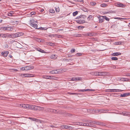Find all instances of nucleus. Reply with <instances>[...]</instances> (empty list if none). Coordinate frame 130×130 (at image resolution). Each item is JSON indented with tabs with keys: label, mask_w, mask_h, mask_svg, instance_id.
Masks as SVG:
<instances>
[{
	"label": "nucleus",
	"mask_w": 130,
	"mask_h": 130,
	"mask_svg": "<svg viewBox=\"0 0 130 130\" xmlns=\"http://www.w3.org/2000/svg\"><path fill=\"white\" fill-rule=\"evenodd\" d=\"M20 106L21 107L27 109H31L35 110H43L44 108L40 106L27 104H20Z\"/></svg>",
	"instance_id": "nucleus-1"
},
{
	"label": "nucleus",
	"mask_w": 130,
	"mask_h": 130,
	"mask_svg": "<svg viewBox=\"0 0 130 130\" xmlns=\"http://www.w3.org/2000/svg\"><path fill=\"white\" fill-rule=\"evenodd\" d=\"M36 21L34 20H31L30 21V25L36 29L38 27V25L36 24Z\"/></svg>",
	"instance_id": "nucleus-2"
},
{
	"label": "nucleus",
	"mask_w": 130,
	"mask_h": 130,
	"mask_svg": "<svg viewBox=\"0 0 130 130\" xmlns=\"http://www.w3.org/2000/svg\"><path fill=\"white\" fill-rule=\"evenodd\" d=\"M115 4L116 6L120 7L125 8L126 6L125 4L120 2L116 3Z\"/></svg>",
	"instance_id": "nucleus-3"
},
{
	"label": "nucleus",
	"mask_w": 130,
	"mask_h": 130,
	"mask_svg": "<svg viewBox=\"0 0 130 130\" xmlns=\"http://www.w3.org/2000/svg\"><path fill=\"white\" fill-rule=\"evenodd\" d=\"M22 75H23V77H32L34 76L33 74H25Z\"/></svg>",
	"instance_id": "nucleus-4"
},
{
	"label": "nucleus",
	"mask_w": 130,
	"mask_h": 130,
	"mask_svg": "<svg viewBox=\"0 0 130 130\" xmlns=\"http://www.w3.org/2000/svg\"><path fill=\"white\" fill-rule=\"evenodd\" d=\"M15 35L14 34H6V38H15Z\"/></svg>",
	"instance_id": "nucleus-5"
},
{
	"label": "nucleus",
	"mask_w": 130,
	"mask_h": 130,
	"mask_svg": "<svg viewBox=\"0 0 130 130\" xmlns=\"http://www.w3.org/2000/svg\"><path fill=\"white\" fill-rule=\"evenodd\" d=\"M15 38L21 36H23L24 34L22 32H18L14 34Z\"/></svg>",
	"instance_id": "nucleus-6"
},
{
	"label": "nucleus",
	"mask_w": 130,
	"mask_h": 130,
	"mask_svg": "<svg viewBox=\"0 0 130 130\" xmlns=\"http://www.w3.org/2000/svg\"><path fill=\"white\" fill-rule=\"evenodd\" d=\"M94 90L93 89H87L83 90H78V91L81 92H84L85 91H94Z\"/></svg>",
	"instance_id": "nucleus-7"
},
{
	"label": "nucleus",
	"mask_w": 130,
	"mask_h": 130,
	"mask_svg": "<svg viewBox=\"0 0 130 130\" xmlns=\"http://www.w3.org/2000/svg\"><path fill=\"white\" fill-rule=\"evenodd\" d=\"M34 68V67L32 66L25 67V70L26 71H28L30 70H31Z\"/></svg>",
	"instance_id": "nucleus-8"
},
{
	"label": "nucleus",
	"mask_w": 130,
	"mask_h": 130,
	"mask_svg": "<svg viewBox=\"0 0 130 130\" xmlns=\"http://www.w3.org/2000/svg\"><path fill=\"white\" fill-rule=\"evenodd\" d=\"M98 18L99 20V23H102L104 21L103 16H100L99 17H98Z\"/></svg>",
	"instance_id": "nucleus-9"
},
{
	"label": "nucleus",
	"mask_w": 130,
	"mask_h": 130,
	"mask_svg": "<svg viewBox=\"0 0 130 130\" xmlns=\"http://www.w3.org/2000/svg\"><path fill=\"white\" fill-rule=\"evenodd\" d=\"M9 52L8 51H5L4 52H2L1 54L2 56L5 57H6L8 55V54L9 53Z\"/></svg>",
	"instance_id": "nucleus-10"
},
{
	"label": "nucleus",
	"mask_w": 130,
	"mask_h": 130,
	"mask_svg": "<svg viewBox=\"0 0 130 130\" xmlns=\"http://www.w3.org/2000/svg\"><path fill=\"white\" fill-rule=\"evenodd\" d=\"M76 22L78 23L81 24L84 23L85 22V21L84 20H82L81 19L78 20L76 21Z\"/></svg>",
	"instance_id": "nucleus-11"
},
{
	"label": "nucleus",
	"mask_w": 130,
	"mask_h": 130,
	"mask_svg": "<svg viewBox=\"0 0 130 130\" xmlns=\"http://www.w3.org/2000/svg\"><path fill=\"white\" fill-rule=\"evenodd\" d=\"M110 92H120L122 90H118L116 89H111L110 90Z\"/></svg>",
	"instance_id": "nucleus-12"
},
{
	"label": "nucleus",
	"mask_w": 130,
	"mask_h": 130,
	"mask_svg": "<svg viewBox=\"0 0 130 130\" xmlns=\"http://www.w3.org/2000/svg\"><path fill=\"white\" fill-rule=\"evenodd\" d=\"M63 127L65 129H73V127L67 125H64L63 126Z\"/></svg>",
	"instance_id": "nucleus-13"
},
{
	"label": "nucleus",
	"mask_w": 130,
	"mask_h": 130,
	"mask_svg": "<svg viewBox=\"0 0 130 130\" xmlns=\"http://www.w3.org/2000/svg\"><path fill=\"white\" fill-rule=\"evenodd\" d=\"M129 94L130 93H125L123 94H121V96L122 97H126L128 96Z\"/></svg>",
	"instance_id": "nucleus-14"
},
{
	"label": "nucleus",
	"mask_w": 130,
	"mask_h": 130,
	"mask_svg": "<svg viewBox=\"0 0 130 130\" xmlns=\"http://www.w3.org/2000/svg\"><path fill=\"white\" fill-rule=\"evenodd\" d=\"M121 54V53L120 52H116L114 53H113L112 55L113 56H116L118 55H120Z\"/></svg>",
	"instance_id": "nucleus-15"
},
{
	"label": "nucleus",
	"mask_w": 130,
	"mask_h": 130,
	"mask_svg": "<svg viewBox=\"0 0 130 130\" xmlns=\"http://www.w3.org/2000/svg\"><path fill=\"white\" fill-rule=\"evenodd\" d=\"M46 111L48 112H53V109L47 108L46 109Z\"/></svg>",
	"instance_id": "nucleus-16"
},
{
	"label": "nucleus",
	"mask_w": 130,
	"mask_h": 130,
	"mask_svg": "<svg viewBox=\"0 0 130 130\" xmlns=\"http://www.w3.org/2000/svg\"><path fill=\"white\" fill-rule=\"evenodd\" d=\"M50 73L52 74H56L58 73V71L57 70H52L50 71Z\"/></svg>",
	"instance_id": "nucleus-17"
},
{
	"label": "nucleus",
	"mask_w": 130,
	"mask_h": 130,
	"mask_svg": "<svg viewBox=\"0 0 130 130\" xmlns=\"http://www.w3.org/2000/svg\"><path fill=\"white\" fill-rule=\"evenodd\" d=\"M122 114L124 116H127L128 115H129V112H122Z\"/></svg>",
	"instance_id": "nucleus-18"
},
{
	"label": "nucleus",
	"mask_w": 130,
	"mask_h": 130,
	"mask_svg": "<svg viewBox=\"0 0 130 130\" xmlns=\"http://www.w3.org/2000/svg\"><path fill=\"white\" fill-rule=\"evenodd\" d=\"M94 35V34L93 33L91 32L87 33L86 34H85V35L86 36H93Z\"/></svg>",
	"instance_id": "nucleus-19"
},
{
	"label": "nucleus",
	"mask_w": 130,
	"mask_h": 130,
	"mask_svg": "<svg viewBox=\"0 0 130 130\" xmlns=\"http://www.w3.org/2000/svg\"><path fill=\"white\" fill-rule=\"evenodd\" d=\"M0 37L6 38V34H0Z\"/></svg>",
	"instance_id": "nucleus-20"
},
{
	"label": "nucleus",
	"mask_w": 130,
	"mask_h": 130,
	"mask_svg": "<svg viewBox=\"0 0 130 130\" xmlns=\"http://www.w3.org/2000/svg\"><path fill=\"white\" fill-rule=\"evenodd\" d=\"M93 123L97 125H102V123L97 121H94Z\"/></svg>",
	"instance_id": "nucleus-21"
},
{
	"label": "nucleus",
	"mask_w": 130,
	"mask_h": 130,
	"mask_svg": "<svg viewBox=\"0 0 130 130\" xmlns=\"http://www.w3.org/2000/svg\"><path fill=\"white\" fill-rule=\"evenodd\" d=\"M57 55L55 54H53L51 55L50 56V58L51 59H53L57 57Z\"/></svg>",
	"instance_id": "nucleus-22"
},
{
	"label": "nucleus",
	"mask_w": 130,
	"mask_h": 130,
	"mask_svg": "<svg viewBox=\"0 0 130 130\" xmlns=\"http://www.w3.org/2000/svg\"><path fill=\"white\" fill-rule=\"evenodd\" d=\"M37 50L38 51H39L41 52V53H46V52L45 51H44L42 49H40V48H37Z\"/></svg>",
	"instance_id": "nucleus-23"
},
{
	"label": "nucleus",
	"mask_w": 130,
	"mask_h": 130,
	"mask_svg": "<svg viewBox=\"0 0 130 130\" xmlns=\"http://www.w3.org/2000/svg\"><path fill=\"white\" fill-rule=\"evenodd\" d=\"M47 45H50L51 46H53L54 44L52 42H47Z\"/></svg>",
	"instance_id": "nucleus-24"
},
{
	"label": "nucleus",
	"mask_w": 130,
	"mask_h": 130,
	"mask_svg": "<svg viewBox=\"0 0 130 130\" xmlns=\"http://www.w3.org/2000/svg\"><path fill=\"white\" fill-rule=\"evenodd\" d=\"M51 76H44L43 78L47 79H50Z\"/></svg>",
	"instance_id": "nucleus-25"
},
{
	"label": "nucleus",
	"mask_w": 130,
	"mask_h": 130,
	"mask_svg": "<svg viewBox=\"0 0 130 130\" xmlns=\"http://www.w3.org/2000/svg\"><path fill=\"white\" fill-rule=\"evenodd\" d=\"M14 12L13 11H10V13H8V15L9 16H11L12 15V14Z\"/></svg>",
	"instance_id": "nucleus-26"
},
{
	"label": "nucleus",
	"mask_w": 130,
	"mask_h": 130,
	"mask_svg": "<svg viewBox=\"0 0 130 130\" xmlns=\"http://www.w3.org/2000/svg\"><path fill=\"white\" fill-rule=\"evenodd\" d=\"M75 124L77 125L82 126V124L83 123L81 122H77L75 123Z\"/></svg>",
	"instance_id": "nucleus-27"
},
{
	"label": "nucleus",
	"mask_w": 130,
	"mask_h": 130,
	"mask_svg": "<svg viewBox=\"0 0 130 130\" xmlns=\"http://www.w3.org/2000/svg\"><path fill=\"white\" fill-rule=\"evenodd\" d=\"M111 59L113 60H118V58L116 57H112Z\"/></svg>",
	"instance_id": "nucleus-28"
},
{
	"label": "nucleus",
	"mask_w": 130,
	"mask_h": 130,
	"mask_svg": "<svg viewBox=\"0 0 130 130\" xmlns=\"http://www.w3.org/2000/svg\"><path fill=\"white\" fill-rule=\"evenodd\" d=\"M103 17L104 18V19H105L107 21H109V19L106 16H103Z\"/></svg>",
	"instance_id": "nucleus-29"
},
{
	"label": "nucleus",
	"mask_w": 130,
	"mask_h": 130,
	"mask_svg": "<svg viewBox=\"0 0 130 130\" xmlns=\"http://www.w3.org/2000/svg\"><path fill=\"white\" fill-rule=\"evenodd\" d=\"M78 12L77 11H76L75 12H74L73 13V16H75L77 14Z\"/></svg>",
	"instance_id": "nucleus-30"
},
{
	"label": "nucleus",
	"mask_w": 130,
	"mask_h": 130,
	"mask_svg": "<svg viewBox=\"0 0 130 130\" xmlns=\"http://www.w3.org/2000/svg\"><path fill=\"white\" fill-rule=\"evenodd\" d=\"M96 4V3L92 2L90 3V4L92 6H95Z\"/></svg>",
	"instance_id": "nucleus-31"
},
{
	"label": "nucleus",
	"mask_w": 130,
	"mask_h": 130,
	"mask_svg": "<svg viewBox=\"0 0 130 130\" xmlns=\"http://www.w3.org/2000/svg\"><path fill=\"white\" fill-rule=\"evenodd\" d=\"M107 6V4H102L100 5L102 7H105Z\"/></svg>",
	"instance_id": "nucleus-32"
},
{
	"label": "nucleus",
	"mask_w": 130,
	"mask_h": 130,
	"mask_svg": "<svg viewBox=\"0 0 130 130\" xmlns=\"http://www.w3.org/2000/svg\"><path fill=\"white\" fill-rule=\"evenodd\" d=\"M75 81H77L78 80H80L82 79V78L81 77H78L77 78H75Z\"/></svg>",
	"instance_id": "nucleus-33"
},
{
	"label": "nucleus",
	"mask_w": 130,
	"mask_h": 130,
	"mask_svg": "<svg viewBox=\"0 0 130 130\" xmlns=\"http://www.w3.org/2000/svg\"><path fill=\"white\" fill-rule=\"evenodd\" d=\"M59 8L58 7L55 8V11L56 12H58L59 11Z\"/></svg>",
	"instance_id": "nucleus-34"
},
{
	"label": "nucleus",
	"mask_w": 130,
	"mask_h": 130,
	"mask_svg": "<svg viewBox=\"0 0 130 130\" xmlns=\"http://www.w3.org/2000/svg\"><path fill=\"white\" fill-rule=\"evenodd\" d=\"M112 11L111 12V11H105L103 12L104 14H105L107 13V14H109L111 13L112 12Z\"/></svg>",
	"instance_id": "nucleus-35"
},
{
	"label": "nucleus",
	"mask_w": 130,
	"mask_h": 130,
	"mask_svg": "<svg viewBox=\"0 0 130 130\" xmlns=\"http://www.w3.org/2000/svg\"><path fill=\"white\" fill-rule=\"evenodd\" d=\"M7 30H12V28L10 27H7Z\"/></svg>",
	"instance_id": "nucleus-36"
},
{
	"label": "nucleus",
	"mask_w": 130,
	"mask_h": 130,
	"mask_svg": "<svg viewBox=\"0 0 130 130\" xmlns=\"http://www.w3.org/2000/svg\"><path fill=\"white\" fill-rule=\"evenodd\" d=\"M75 36L77 37H80L81 36V35L80 34H76L75 35Z\"/></svg>",
	"instance_id": "nucleus-37"
},
{
	"label": "nucleus",
	"mask_w": 130,
	"mask_h": 130,
	"mask_svg": "<svg viewBox=\"0 0 130 130\" xmlns=\"http://www.w3.org/2000/svg\"><path fill=\"white\" fill-rule=\"evenodd\" d=\"M122 43V42H121L119 41V42H115V44L116 45H120L121 44V43Z\"/></svg>",
	"instance_id": "nucleus-38"
},
{
	"label": "nucleus",
	"mask_w": 130,
	"mask_h": 130,
	"mask_svg": "<svg viewBox=\"0 0 130 130\" xmlns=\"http://www.w3.org/2000/svg\"><path fill=\"white\" fill-rule=\"evenodd\" d=\"M2 30L4 31L7 30V27H1Z\"/></svg>",
	"instance_id": "nucleus-39"
},
{
	"label": "nucleus",
	"mask_w": 130,
	"mask_h": 130,
	"mask_svg": "<svg viewBox=\"0 0 130 130\" xmlns=\"http://www.w3.org/2000/svg\"><path fill=\"white\" fill-rule=\"evenodd\" d=\"M92 18V16L91 15H90L87 18V19L88 21H89Z\"/></svg>",
	"instance_id": "nucleus-40"
},
{
	"label": "nucleus",
	"mask_w": 130,
	"mask_h": 130,
	"mask_svg": "<svg viewBox=\"0 0 130 130\" xmlns=\"http://www.w3.org/2000/svg\"><path fill=\"white\" fill-rule=\"evenodd\" d=\"M36 40L38 42H41L42 40L41 39L37 38Z\"/></svg>",
	"instance_id": "nucleus-41"
},
{
	"label": "nucleus",
	"mask_w": 130,
	"mask_h": 130,
	"mask_svg": "<svg viewBox=\"0 0 130 130\" xmlns=\"http://www.w3.org/2000/svg\"><path fill=\"white\" fill-rule=\"evenodd\" d=\"M98 76H101L103 74V73L102 72H98Z\"/></svg>",
	"instance_id": "nucleus-42"
},
{
	"label": "nucleus",
	"mask_w": 130,
	"mask_h": 130,
	"mask_svg": "<svg viewBox=\"0 0 130 130\" xmlns=\"http://www.w3.org/2000/svg\"><path fill=\"white\" fill-rule=\"evenodd\" d=\"M96 126L91 123H89V126L91 127H95Z\"/></svg>",
	"instance_id": "nucleus-43"
},
{
	"label": "nucleus",
	"mask_w": 130,
	"mask_h": 130,
	"mask_svg": "<svg viewBox=\"0 0 130 130\" xmlns=\"http://www.w3.org/2000/svg\"><path fill=\"white\" fill-rule=\"evenodd\" d=\"M98 72H94V73H93V74L94 75H95V76H98Z\"/></svg>",
	"instance_id": "nucleus-44"
},
{
	"label": "nucleus",
	"mask_w": 130,
	"mask_h": 130,
	"mask_svg": "<svg viewBox=\"0 0 130 130\" xmlns=\"http://www.w3.org/2000/svg\"><path fill=\"white\" fill-rule=\"evenodd\" d=\"M109 110H102L101 111V112H105L106 111H108Z\"/></svg>",
	"instance_id": "nucleus-45"
},
{
	"label": "nucleus",
	"mask_w": 130,
	"mask_h": 130,
	"mask_svg": "<svg viewBox=\"0 0 130 130\" xmlns=\"http://www.w3.org/2000/svg\"><path fill=\"white\" fill-rule=\"evenodd\" d=\"M50 12L51 13H53L55 12V11L54 10L51 9L50 10Z\"/></svg>",
	"instance_id": "nucleus-46"
},
{
	"label": "nucleus",
	"mask_w": 130,
	"mask_h": 130,
	"mask_svg": "<svg viewBox=\"0 0 130 130\" xmlns=\"http://www.w3.org/2000/svg\"><path fill=\"white\" fill-rule=\"evenodd\" d=\"M80 18H82L84 19L85 17H86L84 15H80Z\"/></svg>",
	"instance_id": "nucleus-47"
},
{
	"label": "nucleus",
	"mask_w": 130,
	"mask_h": 130,
	"mask_svg": "<svg viewBox=\"0 0 130 130\" xmlns=\"http://www.w3.org/2000/svg\"><path fill=\"white\" fill-rule=\"evenodd\" d=\"M84 28V26H79L78 27V29H81L82 28Z\"/></svg>",
	"instance_id": "nucleus-48"
},
{
	"label": "nucleus",
	"mask_w": 130,
	"mask_h": 130,
	"mask_svg": "<svg viewBox=\"0 0 130 130\" xmlns=\"http://www.w3.org/2000/svg\"><path fill=\"white\" fill-rule=\"evenodd\" d=\"M75 51V50L74 48H72L71 50V52L72 53L74 52Z\"/></svg>",
	"instance_id": "nucleus-49"
},
{
	"label": "nucleus",
	"mask_w": 130,
	"mask_h": 130,
	"mask_svg": "<svg viewBox=\"0 0 130 130\" xmlns=\"http://www.w3.org/2000/svg\"><path fill=\"white\" fill-rule=\"evenodd\" d=\"M21 70L24 71V70H25V67H22L20 69Z\"/></svg>",
	"instance_id": "nucleus-50"
},
{
	"label": "nucleus",
	"mask_w": 130,
	"mask_h": 130,
	"mask_svg": "<svg viewBox=\"0 0 130 130\" xmlns=\"http://www.w3.org/2000/svg\"><path fill=\"white\" fill-rule=\"evenodd\" d=\"M75 1L76 2H82L83 3H84L83 0H75Z\"/></svg>",
	"instance_id": "nucleus-51"
},
{
	"label": "nucleus",
	"mask_w": 130,
	"mask_h": 130,
	"mask_svg": "<svg viewBox=\"0 0 130 130\" xmlns=\"http://www.w3.org/2000/svg\"><path fill=\"white\" fill-rule=\"evenodd\" d=\"M56 77H55L53 76H51V78L50 79L53 80V79H56Z\"/></svg>",
	"instance_id": "nucleus-52"
},
{
	"label": "nucleus",
	"mask_w": 130,
	"mask_h": 130,
	"mask_svg": "<svg viewBox=\"0 0 130 130\" xmlns=\"http://www.w3.org/2000/svg\"><path fill=\"white\" fill-rule=\"evenodd\" d=\"M130 79L127 78H125V81H129Z\"/></svg>",
	"instance_id": "nucleus-53"
},
{
	"label": "nucleus",
	"mask_w": 130,
	"mask_h": 130,
	"mask_svg": "<svg viewBox=\"0 0 130 130\" xmlns=\"http://www.w3.org/2000/svg\"><path fill=\"white\" fill-rule=\"evenodd\" d=\"M85 122H88L89 123H91L93 122L92 121H89L88 120H87L86 121H85Z\"/></svg>",
	"instance_id": "nucleus-54"
},
{
	"label": "nucleus",
	"mask_w": 130,
	"mask_h": 130,
	"mask_svg": "<svg viewBox=\"0 0 130 130\" xmlns=\"http://www.w3.org/2000/svg\"><path fill=\"white\" fill-rule=\"evenodd\" d=\"M29 118L30 119H31V120H32V121H36V120L37 119H36L35 118H31V117H29Z\"/></svg>",
	"instance_id": "nucleus-55"
},
{
	"label": "nucleus",
	"mask_w": 130,
	"mask_h": 130,
	"mask_svg": "<svg viewBox=\"0 0 130 130\" xmlns=\"http://www.w3.org/2000/svg\"><path fill=\"white\" fill-rule=\"evenodd\" d=\"M120 80L122 81H125V78H121L120 79Z\"/></svg>",
	"instance_id": "nucleus-56"
},
{
	"label": "nucleus",
	"mask_w": 130,
	"mask_h": 130,
	"mask_svg": "<svg viewBox=\"0 0 130 130\" xmlns=\"http://www.w3.org/2000/svg\"><path fill=\"white\" fill-rule=\"evenodd\" d=\"M64 61L66 62H69V60H72L71 59H65L64 60Z\"/></svg>",
	"instance_id": "nucleus-57"
},
{
	"label": "nucleus",
	"mask_w": 130,
	"mask_h": 130,
	"mask_svg": "<svg viewBox=\"0 0 130 130\" xmlns=\"http://www.w3.org/2000/svg\"><path fill=\"white\" fill-rule=\"evenodd\" d=\"M36 13L35 12H31V15H34L36 14Z\"/></svg>",
	"instance_id": "nucleus-58"
},
{
	"label": "nucleus",
	"mask_w": 130,
	"mask_h": 130,
	"mask_svg": "<svg viewBox=\"0 0 130 130\" xmlns=\"http://www.w3.org/2000/svg\"><path fill=\"white\" fill-rule=\"evenodd\" d=\"M77 56H79L81 55L82 54L80 53H78L76 54Z\"/></svg>",
	"instance_id": "nucleus-59"
},
{
	"label": "nucleus",
	"mask_w": 130,
	"mask_h": 130,
	"mask_svg": "<svg viewBox=\"0 0 130 130\" xmlns=\"http://www.w3.org/2000/svg\"><path fill=\"white\" fill-rule=\"evenodd\" d=\"M67 116L69 117H71L72 116V115L71 114L68 113L67 114Z\"/></svg>",
	"instance_id": "nucleus-60"
},
{
	"label": "nucleus",
	"mask_w": 130,
	"mask_h": 130,
	"mask_svg": "<svg viewBox=\"0 0 130 130\" xmlns=\"http://www.w3.org/2000/svg\"><path fill=\"white\" fill-rule=\"evenodd\" d=\"M53 112H54V113H56L57 112V110L55 109H53Z\"/></svg>",
	"instance_id": "nucleus-61"
},
{
	"label": "nucleus",
	"mask_w": 130,
	"mask_h": 130,
	"mask_svg": "<svg viewBox=\"0 0 130 130\" xmlns=\"http://www.w3.org/2000/svg\"><path fill=\"white\" fill-rule=\"evenodd\" d=\"M48 36L50 37H54V35H49Z\"/></svg>",
	"instance_id": "nucleus-62"
},
{
	"label": "nucleus",
	"mask_w": 130,
	"mask_h": 130,
	"mask_svg": "<svg viewBox=\"0 0 130 130\" xmlns=\"http://www.w3.org/2000/svg\"><path fill=\"white\" fill-rule=\"evenodd\" d=\"M37 29H40L41 30H44V28H43V27H40L39 28H37Z\"/></svg>",
	"instance_id": "nucleus-63"
},
{
	"label": "nucleus",
	"mask_w": 130,
	"mask_h": 130,
	"mask_svg": "<svg viewBox=\"0 0 130 130\" xmlns=\"http://www.w3.org/2000/svg\"><path fill=\"white\" fill-rule=\"evenodd\" d=\"M86 123H83V124H82V126H86Z\"/></svg>",
	"instance_id": "nucleus-64"
}]
</instances>
